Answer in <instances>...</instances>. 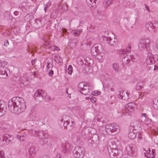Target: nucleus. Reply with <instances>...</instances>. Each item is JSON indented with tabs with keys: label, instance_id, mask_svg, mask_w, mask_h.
<instances>
[{
	"label": "nucleus",
	"instance_id": "obj_1",
	"mask_svg": "<svg viewBox=\"0 0 158 158\" xmlns=\"http://www.w3.org/2000/svg\"><path fill=\"white\" fill-rule=\"evenodd\" d=\"M8 106L10 112L18 114L24 112L26 108L24 100L19 97H13L9 100Z\"/></svg>",
	"mask_w": 158,
	"mask_h": 158
},
{
	"label": "nucleus",
	"instance_id": "obj_2",
	"mask_svg": "<svg viewBox=\"0 0 158 158\" xmlns=\"http://www.w3.org/2000/svg\"><path fill=\"white\" fill-rule=\"evenodd\" d=\"M119 126L116 123L108 124L106 126L105 128L100 127L99 129V134L98 138L99 140L102 137H105L107 134H110L112 133L117 134L120 131Z\"/></svg>",
	"mask_w": 158,
	"mask_h": 158
},
{
	"label": "nucleus",
	"instance_id": "obj_3",
	"mask_svg": "<svg viewBox=\"0 0 158 158\" xmlns=\"http://www.w3.org/2000/svg\"><path fill=\"white\" fill-rule=\"evenodd\" d=\"M58 123L61 127L69 130L73 129L75 126L74 120L69 116H64L60 119Z\"/></svg>",
	"mask_w": 158,
	"mask_h": 158
},
{
	"label": "nucleus",
	"instance_id": "obj_4",
	"mask_svg": "<svg viewBox=\"0 0 158 158\" xmlns=\"http://www.w3.org/2000/svg\"><path fill=\"white\" fill-rule=\"evenodd\" d=\"M131 47L129 46L128 47L125 49L118 50V54L122 57V62L124 64H128L131 60L133 61V56L131 55L130 52Z\"/></svg>",
	"mask_w": 158,
	"mask_h": 158
},
{
	"label": "nucleus",
	"instance_id": "obj_5",
	"mask_svg": "<svg viewBox=\"0 0 158 158\" xmlns=\"http://www.w3.org/2000/svg\"><path fill=\"white\" fill-rule=\"evenodd\" d=\"M78 89L81 93L85 95H89L91 92L92 95L94 96H96L100 94V92L99 91H95L92 92L89 89V86L85 84L84 82H80L78 84Z\"/></svg>",
	"mask_w": 158,
	"mask_h": 158
},
{
	"label": "nucleus",
	"instance_id": "obj_6",
	"mask_svg": "<svg viewBox=\"0 0 158 158\" xmlns=\"http://www.w3.org/2000/svg\"><path fill=\"white\" fill-rule=\"evenodd\" d=\"M29 133L39 139V143L41 145H43L48 142L47 135L43 132L32 130L30 131Z\"/></svg>",
	"mask_w": 158,
	"mask_h": 158
},
{
	"label": "nucleus",
	"instance_id": "obj_7",
	"mask_svg": "<svg viewBox=\"0 0 158 158\" xmlns=\"http://www.w3.org/2000/svg\"><path fill=\"white\" fill-rule=\"evenodd\" d=\"M34 98L36 100L41 101L43 99L47 100L50 99V96L48 95L45 91L41 89H39L36 91L34 95Z\"/></svg>",
	"mask_w": 158,
	"mask_h": 158
},
{
	"label": "nucleus",
	"instance_id": "obj_8",
	"mask_svg": "<svg viewBox=\"0 0 158 158\" xmlns=\"http://www.w3.org/2000/svg\"><path fill=\"white\" fill-rule=\"evenodd\" d=\"M150 45V41L149 39H143L140 40L139 48L141 51L144 50H148Z\"/></svg>",
	"mask_w": 158,
	"mask_h": 158
},
{
	"label": "nucleus",
	"instance_id": "obj_9",
	"mask_svg": "<svg viewBox=\"0 0 158 158\" xmlns=\"http://www.w3.org/2000/svg\"><path fill=\"white\" fill-rule=\"evenodd\" d=\"M74 156L77 158H82L84 156L85 151L83 148L76 147L73 150Z\"/></svg>",
	"mask_w": 158,
	"mask_h": 158
},
{
	"label": "nucleus",
	"instance_id": "obj_10",
	"mask_svg": "<svg viewBox=\"0 0 158 158\" xmlns=\"http://www.w3.org/2000/svg\"><path fill=\"white\" fill-rule=\"evenodd\" d=\"M136 105L134 102H131L126 104L125 110L128 115H131L133 113L136 107Z\"/></svg>",
	"mask_w": 158,
	"mask_h": 158
},
{
	"label": "nucleus",
	"instance_id": "obj_11",
	"mask_svg": "<svg viewBox=\"0 0 158 158\" xmlns=\"http://www.w3.org/2000/svg\"><path fill=\"white\" fill-rule=\"evenodd\" d=\"M43 46L46 49H48L49 50L59 51L60 48L57 46L52 45V42L51 41L45 40L44 41Z\"/></svg>",
	"mask_w": 158,
	"mask_h": 158
},
{
	"label": "nucleus",
	"instance_id": "obj_12",
	"mask_svg": "<svg viewBox=\"0 0 158 158\" xmlns=\"http://www.w3.org/2000/svg\"><path fill=\"white\" fill-rule=\"evenodd\" d=\"M127 153L129 155L135 156L136 154V147L134 144L128 145L126 147Z\"/></svg>",
	"mask_w": 158,
	"mask_h": 158
},
{
	"label": "nucleus",
	"instance_id": "obj_13",
	"mask_svg": "<svg viewBox=\"0 0 158 158\" xmlns=\"http://www.w3.org/2000/svg\"><path fill=\"white\" fill-rule=\"evenodd\" d=\"M128 128L130 130L136 131L137 132L140 131L142 130V128L140 127V123L137 121L131 123Z\"/></svg>",
	"mask_w": 158,
	"mask_h": 158
},
{
	"label": "nucleus",
	"instance_id": "obj_14",
	"mask_svg": "<svg viewBox=\"0 0 158 158\" xmlns=\"http://www.w3.org/2000/svg\"><path fill=\"white\" fill-rule=\"evenodd\" d=\"M150 56L147 58L146 60V63L148 65L153 64L158 60V56L157 55L151 54Z\"/></svg>",
	"mask_w": 158,
	"mask_h": 158
},
{
	"label": "nucleus",
	"instance_id": "obj_15",
	"mask_svg": "<svg viewBox=\"0 0 158 158\" xmlns=\"http://www.w3.org/2000/svg\"><path fill=\"white\" fill-rule=\"evenodd\" d=\"M110 157L111 158H117L118 153L117 150L114 148L112 149L111 147L107 148Z\"/></svg>",
	"mask_w": 158,
	"mask_h": 158
},
{
	"label": "nucleus",
	"instance_id": "obj_16",
	"mask_svg": "<svg viewBox=\"0 0 158 158\" xmlns=\"http://www.w3.org/2000/svg\"><path fill=\"white\" fill-rule=\"evenodd\" d=\"M146 28L151 32H153L156 31L155 27V24H154L152 22H147L145 25Z\"/></svg>",
	"mask_w": 158,
	"mask_h": 158
},
{
	"label": "nucleus",
	"instance_id": "obj_17",
	"mask_svg": "<svg viewBox=\"0 0 158 158\" xmlns=\"http://www.w3.org/2000/svg\"><path fill=\"white\" fill-rule=\"evenodd\" d=\"M62 147L63 148V152L64 153L70 151L73 148L72 146L69 143H63Z\"/></svg>",
	"mask_w": 158,
	"mask_h": 158
},
{
	"label": "nucleus",
	"instance_id": "obj_18",
	"mask_svg": "<svg viewBox=\"0 0 158 158\" xmlns=\"http://www.w3.org/2000/svg\"><path fill=\"white\" fill-rule=\"evenodd\" d=\"M6 106L5 102L0 100V117L2 116L5 113L6 110Z\"/></svg>",
	"mask_w": 158,
	"mask_h": 158
},
{
	"label": "nucleus",
	"instance_id": "obj_19",
	"mask_svg": "<svg viewBox=\"0 0 158 158\" xmlns=\"http://www.w3.org/2000/svg\"><path fill=\"white\" fill-rule=\"evenodd\" d=\"M107 36V35L103 36V39L104 40H106L107 43L111 45L114 46L117 43L116 40L114 39V40H113L110 37H106Z\"/></svg>",
	"mask_w": 158,
	"mask_h": 158
},
{
	"label": "nucleus",
	"instance_id": "obj_20",
	"mask_svg": "<svg viewBox=\"0 0 158 158\" xmlns=\"http://www.w3.org/2000/svg\"><path fill=\"white\" fill-rule=\"evenodd\" d=\"M10 128L9 125L6 124L3 122H0V129L4 131L7 132Z\"/></svg>",
	"mask_w": 158,
	"mask_h": 158
},
{
	"label": "nucleus",
	"instance_id": "obj_21",
	"mask_svg": "<svg viewBox=\"0 0 158 158\" xmlns=\"http://www.w3.org/2000/svg\"><path fill=\"white\" fill-rule=\"evenodd\" d=\"M5 143L8 144L12 142L13 137L10 135L6 134L3 136Z\"/></svg>",
	"mask_w": 158,
	"mask_h": 158
},
{
	"label": "nucleus",
	"instance_id": "obj_22",
	"mask_svg": "<svg viewBox=\"0 0 158 158\" xmlns=\"http://www.w3.org/2000/svg\"><path fill=\"white\" fill-rule=\"evenodd\" d=\"M153 124V122L152 120L147 119L144 121L143 127L145 129H148L151 127Z\"/></svg>",
	"mask_w": 158,
	"mask_h": 158
},
{
	"label": "nucleus",
	"instance_id": "obj_23",
	"mask_svg": "<svg viewBox=\"0 0 158 158\" xmlns=\"http://www.w3.org/2000/svg\"><path fill=\"white\" fill-rule=\"evenodd\" d=\"M137 133L136 131L130 130L128 128V137L131 139H134L136 137Z\"/></svg>",
	"mask_w": 158,
	"mask_h": 158
},
{
	"label": "nucleus",
	"instance_id": "obj_24",
	"mask_svg": "<svg viewBox=\"0 0 158 158\" xmlns=\"http://www.w3.org/2000/svg\"><path fill=\"white\" fill-rule=\"evenodd\" d=\"M78 41L76 39H73L69 40L68 46L71 48H75L78 44Z\"/></svg>",
	"mask_w": 158,
	"mask_h": 158
},
{
	"label": "nucleus",
	"instance_id": "obj_25",
	"mask_svg": "<svg viewBox=\"0 0 158 158\" xmlns=\"http://www.w3.org/2000/svg\"><path fill=\"white\" fill-rule=\"evenodd\" d=\"M118 98L123 100H127L128 98V95L127 92H120L118 96Z\"/></svg>",
	"mask_w": 158,
	"mask_h": 158
},
{
	"label": "nucleus",
	"instance_id": "obj_26",
	"mask_svg": "<svg viewBox=\"0 0 158 158\" xmlns=\"http://www.w3.org/2000/svg\"><path fill=\"white\" fill-rule=\"evenodd\" d=\"M99 0H86V2L87 4L93 6L95 5L96 3H98Z\"/></svg>",
	"mask_w": 158,
	"mask_h": 158
},
{
	"label": "nucleus",
	"instance_id": "obj_27",
	"mask_svg": "<svg viewBox=\"0 0 158 158\" xmlns=\"http://www.w3.org/2000/svg\"><path fill=\"white\" fill-rule=\"evenodd\" d=\"M115 0H104L103 6L105 8H107L110 4H112Z\"/></svg>",
	"mask_w": 158,
	"mask_h": 158
},
{
	"label": "nucleus",
	"instance_id": "obj_28",
	"mask_svg": "<svg viewBox=\"0 0 158 158\" xmlns=\"http://www.w3.org/2000/svg\"><path fill=\"white\" fill-rule=\"evenodd\" d=\"M54 59L55 61L57 63L59 64L62 63V59L59 56L57 55H55Z\"/></svg>",
	"mask_w": 158,
	"mask_h": 158
},
{
	"label": "nucleus",
	"instance_id": "obj_29",
	"mask_svg": "<svg viewBox=\"0 0 158 158\" xmlns=\"http://www.w3.org/2000/svg\"><path fill=\"white\" fill-rule=\"evenodd\" d=\"M94 48L96 49V50L97 51V52H98V53L102 52L103 50L102 45L100 44H96Z\"/></svg>",
	"mask_w": 158,
	"mask_h": 158
},
{
	"label": "nucleus",
	"instance_id": "obj_30",
	"mask_svg": "<svg viewBox=\"0 0 158 158\" xmlns=\"http://www.w3.org/2000/svg\"><path fill=\"white\" fill-rule=\"evenodd\" d=\"M46 70L47 71H50L51 70L53 66V63L52 62H48L46 63Z\"/></svg>",
	"mask_w": 158,
	"mask_h": 158
},
{
	"label": "nucleus",
	"instance_id": "obj_31",
	"mask_svg": "<svg viewBox=\"0 0 158 158\" xmlns=\"http://www.w3.org/2000/svg\"><path fill=\"white\" fill-rule=\"evenodd\" d=\"M81 30L80 29H77L73 30L72 34L75 36H78L81 33Z\"/></svg>",
	"mask_w": 158,
	"mask_h": 158
},
{
	"label": "nucleus",
	"instance_id": "obj_32",
	"mask_svg": "<svg viewBox=\"0 0 158 158\" xmlns=\"http://www.w3.org/2000/svg\"><path fill=\"white\" fill-rule=\"evenodd\" d=\"M6 68L4 67H2L0 68V74L1 75H3L5 77L7 76V74L6 72Z\"/></svg>",
	"mask_w": 158,
	"mask_h": 158
},
{
	"label": "nucleus",
	"instance_id": "obj_33",
	"mask_svg": "<svg viewBox=\"0 0 158 158\" xmlns=\"http://www.w3.org/2000/svg\"><path fill=\"white\" fill-rule=\"evenodd\" d=\"M114 85V83L111 81H110V82L109 83H108V89H109L111 90V91H114V89L113 88V86Z\"/></svg>",
	"mask_w": 158,
	"mask_h": 158
},
{
	"label": "nucleus",
	"instance_id": "obj_34",
	"mask_svg": "<svg viewBox=\"0 0 158 158\" xmlns=\"http://www.w3.org/2000/svg\"><path fill=\"white\" fill-rule=\"evenodd\" d=\"M36 116V112L35 110H31V112L30 114V117L33 120H35Z\"/></svg>",
	"mask_w": 158,
	"mask_h": 158
},
{
	"label": "nucleus",
	"instance_id": "obj_35",
	"mask_svg": "<svg viewBox=\"0 0 158 158\" xmlns=\"http://www.w3.org/2000/svg\"><path fill=\"white\" fill-rule=\"evenodd\" d=\"M113 68L116 72H118L119 71V68L118 64L115 63L113 64Z\"/></svg>",
	"mask_w": 158,
	"mask_h": 158
},
{
	"label": "nucleus",
	"instance_id": "obj_36",
	"mask_svg": "<svg viewBox=\"0 0 158 158\" xmlns=\"http://www.w3.org/2000/svg\"><path fill=\"white\" fill-rule=\"evenodd\" d=\"M97 55V58L98 60H100L101 62L102 61L104 54L102 53H101V52H100L98 53Z\"/></svg>",
	"mask_w": 158,
	"mask_h": 158
},
{
	"label": "nucleus",
	"instance_id": "obj_37",
	"mask_svg": "<svg viewBox=\"0 0 158 158\" xmlns=\"http://www.w3.org/2000/svg\"><path fill=\"white\" fill-rule=\"evenodd\" d=\"M28 152H29V154L30 155H34L35 153V151L34 148L33 147H30V149H28Z\"/></svg>",
	"mask_w": 158,
	"mask_h": 158
},
{
	"label": "nucleus",
	"instance_id": "obj_38",
	"mask_svg": "<svg viewBox=\"0 0 158 158\" xmlns=\"http://www.w3.org/2000/svg\"><path fill=\"white\" fill-rule=\"evenodd\" d=\"M91 53L93 56H95L97 54L98 52H97V51L94 47H92L91 49Z\"/></svg>",
	"mask_w": 158,
	"mask_h": 158
},
{
	"label": "nucleus",
	"instance_id": "obj_39",
	"mask_svg": "<svg viewBox=\"0 0 158 158\" xmlns=\"http://www.w3.org/2000/svg\"><path fill=\"white\" fill-rule=\"evenodd\" d=\"M16 138L19 139L20 141L21 142L23 141L25 139V137L23 135L21 136L17 135L16 136Z\"/></svg>",
	"mask_w": 158,
	"mask_h": 158
},
{
	"label": "nucleus",
	"instance_id": "obj_40",
	"mask_svg": "<svg viewBox=\"0 0 158 158\" xmlns=\"http://www.w3.org/2000/svg\"><path fill=\"white\" fill-rule=\"evenodd\" d=\"M68 73L71 75L73 72V67L71 65H69L68 69Z\"/></svg>",
	"mask_w": 158,
	"mask_h": 158
},
{
	"label": "nucleus",
	"instance_id": "obj_41",
	"mask_svg": "<svg viewBox=\"0 0 158 158\" xmlns=\"http://www.w3.org/2000/svg\"><path fill=\"white\" fill-rule=\"evenodd\" d=\"M7 64V62L5 61H2L0 60V67H3Z\"/></svg>",
	"mask_w": 158,
	"mask_h": 158
},
{
	"label": "nucleus",
	"instance_id": "obj_42",
	"mask_svg": "<svg viewBox=\"0 0 158 158\" xmlns=\"http://www.w3.org/2000/svg\"><path fill=\"white\" fill-rule=\"evenodd\" d=\"M108 144L109 146H110L111 145L113 147L114 145H115V142L112 140L110 139L108 141Z\"/></svg>",
	"mask_w": 158,
	"mask_h": 158
},
{
	"label": "nucleus",
	"instance_id": "obj_43",
	"mask_svg": "<svg viewBox=\"0 0 158 158\" xmlns=\"http://www.w3.org/2000/svg\"><path fill=\"white\" fill-rule=\"evenodd\" d=\"M148 152H147L146 153L145 152L144 153V155L146 157V158H151V156H148L149 154L151 152V150L150 149H149L148 151Z\"/></svg>",
	"mask_w": 158,
	"mask_h": 158
},
{
	"label": "nucleus",
	"instance_id": "obj_44",
	"mask_svg": "<svg viewBox=\"0 0 158 158\" xmlns=\"http://www.w3.org/2000/svg\"><path fill=\"white\" fill-rule=\"evenodd\" d=\"M5 144L3 137H0V146H2Z\"/></svg>",
	"mask_w": 158,
	"mask_h": 158
},
{
	"label": "nucleus",
	"instance_id": "obj_45",
	"mask_svg": "<svg viewBox=\"0 0 158 158\" xmlns=\"http://www.w3.org/2000/svg\"><path fill=\"white\" fill-rule=\"evenodd\" d=\"M4 152L2 150L0 151V158H6L5 156Z\"/></svg>",
	"mask_w": 158,
	"mask_h": 158
},
{
	"label": "nucleus",
	"instance_id": "obj_46",
	"mask_svg": "<svg viewBox=\"0 0 158 158\" xmlns=\"http://www.w3.org/2000/svg\"><path fill=\"white\" fill-rule=\"evenodd\" d=\"M61 8L62 11L63 12H64L66 11L67 9L68 8L66 6L64 5L62 6V8Z\"/></svg>",
	"mask_w": 158,
	"mask_h": 158
},
{
	"label": "nucleus",
	"instance_id": "obj_47",
	"mask_svg": "<svg viewBox=\"0 0 158 158\" xmlns=\"http://www.w3.org/2000/svg\"><path fill=\"white\" fill-rule=\"evenodd\" d=\"M51 5V2H48L45 5V6L44 8V10L46 11V7H47L49 6H50Z\"/></svg>",
	"mask_w": 158,
	"mask_h": 158
},
{
	"label": "nucleus",
	"instance_id": "obj_48",
	"mask_svg": "<svg viewBox=\"0 0 158 158\" xmlns=\"http://www.w3.org/2000/svg\"><path fill=\"white\" fill-rule=\"evenodd\" d=\"M137 133L138 134V139H141L142 138V137L141 133L140 132V131H137Z\"/></svg>",
	"mask_w": 158,
	"mask_h": 158
},
{
	"label": "nucleus",
	"instance_id": "obj_49",
	"mask_svg": "<svg viewBox=\"0 0 158 158\" xmlns=\"http://www.w3.org/2000/svg\"><path fill=\"white\" fill-rule=\"evenodd\" d=\"M135 89L136 90L139 91L141 89V86L140 85L137 84L135 87Z\"/></svg>",
	"mask_w": 158,
	"mask_h": 158
},
{
	"label": "nucleus",
	"instance_id": "obj_50",
	"mask_svg": "<svg viewBox=\"0 0 158 158\" xmlns=\"http://www.w3.org/2000/svg\"><path fill=\"white\" fill-rule=\"evenodd\" d=\"M91 101L93 103H94L96 102V99L95 97L90 98Z\"/></svg>",
	"mask_w": 158,
	"mask_h": 158
},
{
	"label": "nucleus",
	"instance_id": "obj_51",
	"mask_svg": "<svg viewBox=\"0 0 158 158\" xmlns=\"http://www.w3.org/2000/svg\"><path fill=\"white\" fill-rule=\"evenodd\" d=\"M155 27L156 29V31H158V21H156L155 23Z\"/></svg>",
	"mask_w": 158,
	"mask_h": 158
},
{
	"label": "nucleus",
	"instance_id": "obj_52",
	"mask_svg": "<svg viewBox=\"0 0 158 158\" xmlns=\"http://www.w3.org/2000/svg\"><path fill=\"white\" fill-rule=\"evenodd\" d=\"M55 158H61V155L59 153H57Z\"/></svg>",
	"mask_w": 158,
	"mask_h": 158
},
{
	"label": "nucleus",
	"instance_id": "obj_53",
	"mask_svg": "<svg viewBox=\"0 0 158 158\" xmlns=\"http://www.w3.org/2000/svg\"><path fill=\"white\" fill-rule=\"evenodd\" d=\"M54 74V71L53 70H52L48 73L49 76L50 77L52 76Z\"/></svg>",
	"mask_w": 158,
	"mask_h": 158
},
{
	"label": "nucleus",
	"instance_id": "obj_54",
	"mask_svg": "<svg viewBox=\"0 0 158 158\" xmlns=\"http://www.w3.org/2000/svg\"><path fill=\"white\" fill-rule=\"evenodd\" d=\"M9 44V43L7 40H6L4 42V46H7Z\"/></svg>",
	"mask_w": 158,
	"mask_h": 158
},
{
	"label": "nucleus",
	"instance_id": "obj_55",
	"mask_svg": "<svg viewBox=\"0 0 158 158\" xmlns=\"http://www.w3.org/2000/svg\"><path fill=\"white\" fill-rule=\"evenodd\" d=\"M36 59H34V60H31V64H32L33 65H34V64H35V62L36 61Z\"/></svg>",
	"mask_w": 158,
	"mask_h": 158
},
{
	"label": "nucleus",
	"instance_id": "obj_56",
	"mask_svg": "<svg viewBox=\"0 0 158 158\" xmlns=\"http://www.w3.org/2000/svg\"><path fill=\"white\" fill-rule=\"evenodd\" d=\"M145 7L146 9V10L148 12H149L150 11L149 7V6L147 5H146Z\"/></svg>",
	"mask_w": 158,
	"mask_h": 158
},
{
	"label": "nucleus",
	"instance_id": "obj_57",
	"mask_svg": "<svg viewBox=\"0 0 158 158\" xmlns=\"http://www.w3.org/2000/svg\"><path fill=\"white\" fill-rule=\"evenodd\" d=\"M149 86L152 89L154 88L155 85L154 84H151L149 85Z\"/></svg>",
	"mask_w": 158,
	"mask_h": 158
},
{
	"label": "nucleus",
	"instance_id": "obj_58",
	"mask_svg": "<svg viewBox=\"0 0 158 158\" xmlns=\"http://www.w3.org/2000/svg\"><path fill=\"white\" fill-rule=\"evenodd\" d=\"M142 116H144L145 118H146L147 117V115H146V113H143L142 114Z\"/></svg>",
	"mask_w": 158,
	"mask_h": 158
},
{
	"label": "nucleus",
	"instance_id": "obj_59",
	"mask_svg": "<svg viewBox=\"0 0 158 158\" xmlns=\"http://www.w3.org/2000/svg\"><path fill=\"white\" fill-rule=\"evenodd\" d=\"M156 47H157V49H158V38H157V39L156 40Z\"/></svg>",
	"mask_w": 158,
	"mask_h": 158
},
{
	"label": "nucleus",
	"instance_id": "obj_60",
	"mask_svg": "<svg viewBox=\"0 0 158 158\" xmlns=\"http://www.w3.org/2000/svg\"><path fill=\"white\" fill-rule=\"evenodd\" d=\"M156 69H158V66L155 65H154V70H155Z\"/></svg>",
	"mask_w": 158,
	"mask_h": 158
},
{
	"label": "nucleus",
	"instance_id": "obj_61",
	"mask_svg": "<svg viewBox=\"0 0 158 158\" xmlns=\"http://www.w3.org/2000/svg\"><path fill=\"white\" fill-rule=\"evenodd\" d=\"M40 20H39V19L36 20V23H40Z\"/></svg>",
	"mask_w": 158,
	"mask_h": 158
},
{
	"label": "nucleus",
	"instance_id": "obj_62",
	"mask_svg": "<svg viewBox=\"0 0 158 158\" xmlns=\"http://www.w3.org/2000/svg\"><path fill=\"white\" fill-rule=\"evenodd\" d=\"M67 30L66 29H64V30H63V31L64 32H66V31H67Z\"/></svg>",
	"mask_w": 158,
	"mask_h": 158
},
{
	"label": "nucleus",
	"instance_id": "obj_63",
	"mask_svg": "<svg viewBox=\"0 0 158 158\" xmlns=\"http://www.w3.org/2000/svg\"><path fill=\"white\" fill-rule=\"evenodd\" d=\"M90 98L89 97H87L85 98L86 99V100H89V99H90Z\"/></svg>",
	"mask_w": 158,
	"mask_h": 158
},
{
	"label": "nucleus",
	"instance_id": "obj_64",
	"mask_svg": "<svg viewBox=\"0 0 158 158\" xmlns=\"http://www.w3.org/2000/svg\"><path fill=\"white\" fill-rule=\"evenodd\" d=\"M106 34H107V35H108V32H106Z\"/></svg>",
	"mask_w": 158,
	"mask_h": 158
}]
</instances>
